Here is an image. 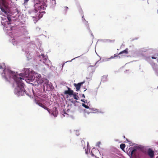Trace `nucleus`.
I'll return each mask as SVG.
<instances>
[{
    "label": "nucleus",
    "instance_id": "f257e3e1",
    "mask_svg": "<svg viewBox=\"0 0 158 158\" xmlns=\"http://www.w3.org/2000/svg\"><path fill=\"white\" fill-rule=\"evenodd\" d=\"M19 77L17 76L14 75L13 76V78L16 83L17 85V87L15 89V93L18 96L23 95L26 93L24 88V85L22 81V79H24V77L25 76L27 77V76H25L24 74L20 73Z\"/></svg>",
    "mask_w": 158,
    "mask_h": 158
},
{
    "label": "nucleus",
    "instance_id": "f03ea898",
    "mask_svg": "<svg viewBox=\"0 0 158 158\" xmlns=\"http://www.w3.org/2000/svg\"><path fill=\"white\" fill-rule=\"evenodd\" d=\"M44 0H35V11H33L31 12V14L34 13V15H32V16L33 17H35L37 16L38 14L36 12L38 11V10H43L44 8L43 6L44 3Z\"/></svg>",
    "mask_w": 158,
    "mask_h": 158
},
{
    "label": "nucleus",
    "instance_id": "7ed1b4c3",
    "mask_svg": "<svg viewBox=\"0 0 158 158\" xmlns=\"http://www.w3.org/2000/svg\"><path fill=\"white\" fill-rule=\"evenodd\" d=\"M138 147H135L134 148L131 147L129 148L127 151V154L130 156L131 158L132 157H136V149Z\"/></svg>",
    "mask_w": 158,
    "mask_h": 158
},
{
    "label": "nucleus",
    "instance_id": "20e7f679",
    "mask_svg": "<svg viewBox=\"0 0 158 158\" xmlns=\"http://www.w3.org/2000/svg\"><path fill=\"white\" fill-rule=\"evenodd\" d=\"M154 150L152 148H149L147 150V154L150 158H153L154 157Z\"/></svg>",
    "mask_w": 158,
    "mask_h": 158
},
{
    "label": "nucleus",
    "instance_id": "39448f33",
    "mask_svg": "<svg viewBox=\"0 0 158 158\" xmlns=\"http://www.w3.org/2000/svg\"><path fill=\"white\" fill-rule=\"evenodd\" d=\"M51 114H52L54 116L56 117L58 113L57 108L56 107H54L52 110L50 111Z\"/></svg>",
    "mask_w": 158,
    "mask_h": 158
},
{
    "label": "nucleus",
    "instance_id": "423d86ee",
    "mask_svg": "<svg viewBox=\"0 0 158 158\" xmlns=\"http://www.w3.org/2000/svg\"><path fill=\"white\" fill-rule=\"evenodd\" d=\"M84 82L85 81H84L83 82H82L78 84L74 83V86L76 88L77 91H78L80 90L81 85H82Z\"/></svg>",
    "mask_w": 158,
    "mask_h": 158
},
{
    "label": "nucleus",
    "instance_id": "0eeeda50",
    "mask_svg": "<svg viewBox=\"0 0 158 158\" xmlns=\"http://www.w3.org/2000/svg\"><path fill=\"white\" fill-rule=\"evenodd\" d=\"M44 89L46 90H50L51 89V85L49 83H45L44 85Z\"/></svg>",
    "mask_w": 158,
    "mask_h": 158
},
{
    "label": "nucleus",
    "instance_id": "6e6552de",
    "mask_svg": "<svg viewBox=\"0 0 158 158\" xmlns=\"http://www.w3.org/2000/svg\"><path fill=\"white\" fill-rule=\"evenodd\" d=\"M68 90H65L64 92V94H68L69 95H72L73 94V91L71 90L70 88L69 87H68Z\"/></svg>",
    "mask_w": 158,
    "mask_h": 158
},
{
    "label": "nucleus",
    "instance_id": "1a4fd4ad",
    "mask_svg": "<svg viewBox=\"0 0 158 158\" xmlns=\"http://www.w3.org/2000/svg\"><path fill=\"white\" fill-rule=\"evenodd\" d=\"M128 53V49L127 48H126L125 50L122 51L120 52L118 55H120L123 54H127Z\"/></svg>",
    "mask_w": 158,
    "mask_h": 158
},
{
    "label": "nucleus",
    "instance_id": "9d476101",
    "mask_svg": "<svg viewBox=\"0 0 158 158\" xmlns=\"http://www.w3.org/2000/svg\"><path fill=\"white\" fill-rule=\"evenodd\" d=\"M81 148H82L84 149L85 148V142L84 140H82L81 141Z\"/></svg>",
    "mask_w": 158,
    "mask_h": 158
},
{
    "label": "nucleus",
    "instance_id": "9b49d317",
    "mask_svg": "<svg viewBox=\"0 0 158 158\" xmlns=\"http://www.w3.org/2000/svg\"><path fill=\"white\" fill-rule=\"evenodd\" d=\"M2 77H3V78L6 81H8L9 80H8V78L6 76V74H5V73H2Z\"/></svg>",
    "mask_w": 158,
    "mask_h": 158
},
{
    "label": "nucleus",
    "instance_id": "f8f14e48",
    "mask_svg": "<svg viewBox=\"0 0 158 158\" xmlns=\"http://www.w3.org/2000/svg\"><path fill=\"white\" fill-rule=\"evenodd\" d=\"M78 94L77 93H76V94H73V98L74 99L76 100H78L79 97L77 95Z\"/></svg>",
    "mask_w": 158,
    "mask_h": 158
},
{
    "label": "nucleus",
    "instance_id": "ddd939ff",
    "mask_svg": "<svg viewBox=\"0 0 158 158\" xmlns=\"http://www.w3.org/2000/svg\"><path fill=\"white\" fill-rule=\"evenodd\" d=\"M125 147V145L123 143H122L120 145V148L123 151L124 150V148Z\"/></svg>",
    "mask_w": 158,
    "mask_h": 158
},
{
    "label": "nucleus",
    "instance_id": "4468645a",
    "mask_svg": "<svg viewBox=\"0 0 158 158\" xmlns=\"http://www.w3.org/2000/svg\"><path fill=\"white\" fill-rule=\"evenodd\" d=\"M41 56L42 57L43 60L45 61H46L47 60L48 57L46 56H44L43 54L41 55Z\"/></svg>",
    "mask_w": 158,
    "mask_h": 158
},
{
    "label": "nucleus",
    "instance_id": "2eb2a0df",
    "mask_svg": "<svg viewBox=\"0 0 158 158\" xmlns=\"http://www.w3.org/2000/svg\"><path fill=\"white\" fill-rule=\"evenodd\" d=\"M43 108H44V109L46 110L49 113H51L50 111H51V110L49 109V108H47L46 106L44 105V107H43Z\"/></svg>",
    "mask_w": 158,
    "mask_h": 158
},
{
    "label": "nucleus",
    "instance_id": "dca6fc26",
    "mask_svg": "<svg viewBox=\"0 0 158 158\" xmlns=\"http://www.w3.org/2000/svg\"><path fill=\"white\" fill-rule=\"evenodd\" d=\"M82 106H84V107H85L86 108H87V109H89V106H87L84 103H82Z\"/></svg>",
    "mask_w": 158,
    "mask_h": 158
},
{
    "label": "nucleus",
    "instance_id": "f3484780",
    "mask_svg": "<svg viewBox=\"0 0 158 158\" xmlns=\"http://www.w3.org/2000/svg\"><path fill=\"white\" fill-rule=\"evenodd\" d=\"M117 56H118L117 55H116V54H114V56H111L110 57V58H109L108 59H113V58L116 57H117Z\"/></svg>",
    "mask_w": 158,
    "mask_h": 158
},
{
    "label": "nucleus",
    "instance_id": "a211bd4d",
    "mask_svg": "<svg viewBox=\"0 0 158 158\" xmlns=\"http://www.w3.org/2000/svg\"><path fill=\"white\" fill-rule=\"evenodd\" d=\"M7 18L8 20V21L9 22L11 21V19L10 17V16H7Z\"/></svg>",
    "mask_w": 158,
    "mask_h": 158
},
{
    "label": "nucleus",
    "instance_id": "6ab92c4d",
    "mask_svg": "<svg viewBox=\"0 0 158 158\" xmlns=\"http://www.w3.org/2000/svg\"><path fill=\"white\" fill-rule=\"evenodd\" d=\"M39 105L40 106H41V107H42V108L43 107H44V104H43L41 103H40L39 104Z\"/></svg>",
    "mask_w": 158,
    "mask_h": 158
},
{
    "label": "nucleus",
    "instance_id": "aec40b11",
    "mask_svg": "<svg viewBox=\"0 0 158 158\" xmlns=\"http://www.w3.org/2000/svg\"><path fill=\"white\" fill-rule=\"evenodd\" d=\"M24 0V3H27L29 1V0Z\"/></svg>",
    "mask_w": 158,
    "mask_h": 158
},
{
    "label": "nucleus",
    "instance_id": "412c9836",
    "mask_svg": "<svg viewBox=\"0 0 158 158\" xmlns=\"http://www.w3.org/2000/svg\"><path fill=\"white\" fill-rule=\"evenodd\" d=\"M152 59H156L157 58V57H155L154 56H152Z\"/></svg>",
    "mask_w": 158,
    "mask_h": 158
},
{
    "label": "nucleus",
    "instance_id": "4be33fe9",
    "mask_svg": "<svg viewBox=\"0 0 158 158\" xmlns=\"http://www.w3.org/2000/svg\"><path fill=\"white\" fill-rule=\"evenodd\" d=\"M92 155L93 156V157H95L96 158H98L96 156H95V155H94L93 153H92Z\"/></svg>",
    "mask_w": 158,
    "mask_h": 158
},
{
    "label": "nucleus",
    "instance_id": "5701e85b",
    "mask_svg": "<svg viewBox=\"0 0 158 158\" xmlns=\"http://www.w3.org/2000/svg\"><path fill=\"white\" fill-rule=\"evenodd\" d=\"M81 101H82V102H84V103L85 102V101H84V100L81 99Z\"/></svg>",
    "mask_w": 158,
    "mask_h": 158
},
{
    "label": "nucleus",
    "instance_id": "b1692460",
    "mask_svg": "<svg viewBox=\"0 0 158 158\" xmlns=\"http://www.w3.org/2000/svg\"><path fill=\"white\" fill-rule=\"evenodd\" d=\"M38 79H40L41 77V76H40V75H38Z\"/></svg>",
    "mask_w": 158,
    "mask_h": 158
},
{
    "label": "nucleus",
    "instance_id": "393cba45",
    "mask_svg": "<svg viewBox=\"0 0 158 158\" xmlns=\"http://www.w3.org/2000/svg\"><path fill=\"white\" fill-rule=\"evenodd\" d=\"M3 3H4L5 0H1Z\"/></svg>",
    "mask_w": 158,
    "mask_h": 158
},
{
    "label": "nucleus",
    "instance_id": "a878e982",
    "mask_svg": "<svg viewBox=\"0 0 158 158\" xmlns=\"http://www.w3.org/2000/svg\"><path fill=\"white\" fill-rule=\"evenodd\" d=\"M82 97H83L84 98H85V95H84V94H83L82 95Z\"/></svg>",
    "mask_w": 158,
    "mask_h": 158
},
{
    "label": "nucleus",
    "instance_id": "bb28decb",
    "mask_svg": "<svg viewBox=\"0 0 158 158\" xmlns=\"http://www.w3.org/2000/svg\"><path fill=\"white\" fill-rule=\"evenodd\" d=\"M0 69H2V66H1V65H0Z\"/></svg>",
    "mask_w": 158,
    "mask_h": 158
},
{
    "label": "nucleus",
    "instance_id": "cd10ccee",
    "mask_svg": "<svg viewBox=\"0 0 158 158\" xmlns=\"http://www.w3.org/2000/svg\"><path fill=\"white\" fill-rule=\"evenodd\" d=\"M64 64H63V65H62V67H63V66L64 65Z\"/></svg>",
    "mask_w": 158,
    "mask_h": 158
},
{
    "label": "nucleus",
    "instance_id": "c85d7f7f",
    "mask_svg": "<svg viewBox=\"0 0 158 158\" xmlns=\"http://www.w3.org/2000/svg\"><path fill=\"white\" fill-rule=\"evenodd\" d=\"M54 2H55V4H56V1H55V0H54Z\"/></svg>",
    "mask_w": 158,
    "mask_h": 158
},
{
    "label": "nucleus",
    "instance_id": "c756f323",
    "mask_svg": "<svg viewBox=\"0 0 158 158\" xmlns=\"http://www.w3.org/2000/svg\"><path fill=\"white\" fill-rule=\"evenodd\" d=\"M123 138H125V136H123Z\"/></svg>",
    "mask_w": 158,
    "mask_h": 158
},
{
    "label": "nucleus",
    "instance_id": "7c9ffc66",
    "mask_svg": "<svg viewBox=\"0 0 158 158\" xmlns=\"http://www.w3.org/2000/svg\"><path fill=\"white\" fill-rule=\"evenodd\" d=\"M66 8H67V9H68V7H66Z\"/></svg>",
    "mask_w": 158,
    "mask_h": 158
},
{
    "label": "nucleus",
    "instance_id": "2f4dec72",
    "mask_svg": "<svg viewBox=\"0 0 158 158\" xmlns=\"http://www.w3.org/2000/svg\"><path fill=\"white\" fill-rule=\"evenodd\" d=\"M157 62H158V59H157Z\"/></svg>",
    "mask_w": 158,
    "mask_h": 158
},
{
    "label": "nucleus",
    "instance_id": "473e14b6",
    "mask_svg": "<svg viewBox=\"0 0 158 158\" xmlns=\"http://www.w3.org/2000/svg\"><path fill=\"white\" fill-rule=\"evenodd\" d=\"M11 73L12 74H13V73L11 72Z\"/></svg>",
    "mask_w": 158,
    "mask_h": 158
},
{
    "label": "nucleus",
    "instance_id": "72a5a7b5",
    "mask_svg": "<svg viewBox=\"0 0 158 158\" xmlns=\"http://www.w3.org/2000/svg\"><path fill=\"white\" fill-rule=\"evenodd\" d=\"M157 144H158V142H157Z\"/></svg>",
    "mask_w": 158,
    "mask_h": 158
},
{
    "label": "nucleus",
    "instance_id": "f704fd0d",
    "mask_svg": "<svg viewBox=\"0 0 158 158\" xmlns=\"http://www.w3.org/2000/svg\"><path fill=\"white\" fill-rule=\"evenodd\" d=\"M52 1H54V0H52Z\"/></svg>",
    "mask_w": 158,
    "mask_h": 158
},
{
    "label": "nucleus",
    "instance_id": "c9c22d12",
    "mask_svg": "<svg viewBox=\"0 0 158 158\" xmlns=\"http://www.w3.org/2000/svg\"><path fill=\"white\" fill-rule=\"evenodd\" d=\"M157 56H158V55H157Z\"/></svg>",
    "mask_w": 158,
    "mask_h": 158
}]
</instances>
